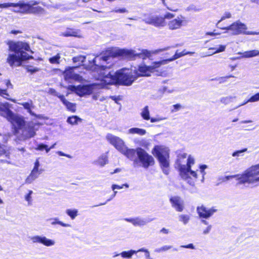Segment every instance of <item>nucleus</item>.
<instances>
[{
  "label": "nucleus",
  "mask_w": 259,
  "mask_h": 259,
  "mask_svg": "<svg viewBox=\"0 0 259 259\" xmlns=\"http://www.w3.org/2000/svg\"><path fill=\"white\" fill-rule=\"evenodd\" d=\"M150 52L143 50L140 53H137L132 50L119 49L115 52L107 51L105 53L97 56L93 60L95 65V69L99 74V78L105 84H121L131 85L133 82L139 76H150L151 73L156 71V69L162 65L174 61L182 56L186 55L185 50L179 53L178 51L175 54L169 59L154 62L151 65H141L138 70L133 71L128 68H122L116 72L110 70L112 64L107 65L113 58L116 56H124L130 58L135 57L145 59L150 56Z\"/></svg>",
  "instance_id": "1"
},
{
  "label": "nucleus",
  "mask_w": 259,
  "mask_h": 259,
  "mask_svg": "<svg viewBox=\"0 0 259 259\" xmlns=\"http://www.w3.org/2000/svg\"><path fill=\"white\" fill-rule=\"evenodd\" d=\"M0 114L12 123V133L16 137V141H25L35 135L37 124L25 121L23 117L15 115L7 106L2 103H0Z\"/></svg>",
  "instance_id": "2"
},
{
  "label": "nucleus",
  "mask_w": 259,
  "mask_h": 259,
  "mask_svg": "<svg viewBox=\"0 0 259 259\" xmlns=\"http://www.w3.org/2000/svg\"><path fill=\"white\" fill-rule=\"evenodd\" d=\"M8 44L9 51L13 52L9 54L7 59V62L11 67L20 66L23 61L33 58L32 56L25 52V51L33 53L27 43L22 41H10Z\"/></svg>",
  "instance_id": "3"
},
{
  "label": "nucleus",
  "mask_w": 259,
  "mask_h": 259,
  "mask_svg": "<svg viewBox=\"0 0 259 259\" xmlns=\"http://www.w3.org/2000/svg\"><path fill=\"white\" fill-rule=\"evenodd\" d=\"M187 154L184 153L178 156L177 163L178 164V168L180 175L181 178L186 181L188 184L191 186L195 184V180L197 178L196 172L191 170V166L194 164V159L191 156H189L186 164H182L180 161V158H186Z\"/></svg>",
  "instance_id": "4"
},
{
  "label": "nucleus",
  "mask_w": 259,
  "mask_h": 259,
  "mask_svg": "<svg viewBox=\"0 0 259 259\" xmlns=\"http://www.w3.org/2000/svg\"><path fill=\"white\" fill-rule=\"evenodd\" d=\"M234 178H237L238 184H250L259 182V163L247 168L241 175L226 176L224 181H227Z\"/></svg>",
  "instance_id": "5"
},
{
  "label": "nucleus",
  "mask_w": 259,
  "mask_h": 259,
  "mask_svg": "<svg viewBox=\"0 0 259 259\" xmlns=\"http://www.w3.org/2000/svg\"><path fill=\"white\" fill-rule=\"evenodd\" d=\"M152 153L158 159L163 173L168 175L169 165V154L168 148L164 146L157 145L152 149Z\"/></svg>",
  "instance_id": "6"
},
{
  "label": "nucleus",
  "mask_w": 259,
  "mask_h": 259,
  "mask_svg": "<svg viewBox=\"0 0 259 259\" xmlns=\"http://www.w3.org/2000/svg\"><path fill=\"white\" fill-rule=\"evenodd\" d=\"M154 164V159L151 155L142 148H137V158L134 161L135 167L140 165L147 169Z\"/></svg>",
  "instance_id": "7"
},
{
  "label": "nucleus",
  "mask_w": 259,
  "mask_h": 259,
  "mask_svg": "<svg viewBox=\"0 0 259 259\" xmlns=\"http://www.w3.org/2000/svg\"><path fill=\"white\" fill-rule=\"evenodd\" d=\"M220 29L226 30L225 33L229 32L231 35H238L241 33L247 35L259 34V32L245 31L247 29L246 25L240 21H237L228 27H220Z\"/></svg>",
  "instance_id": "8"
},
{
  "label": "nucleus",
  "mask_w": 259,
  "mask_h": 259,
  "mask_svg": "<svg viewBox=\"0 0 259 259\" xmlns=\"http://www.w3.org/2000/svg\"><path fill=\"white\" fill-rule=\"evenodd\" d=\"M142 16L143 21L146 24L156 27H164L166 25L164 18L161 16L153 15L152 13H145Z\"/></svg>",
  "instance_id": "9"
},
{
  "label": "nucleus",
  "mask_w": 259,
  "mask_h": 259,
  "mask_svg": "<svg viewBox=\"0 0 259 259\" xmlns=\"http://www.w3.org/2000/svg\"><path fill=\"white\" fill-rule=\"evenodd\" d=\"M67 89L71 91L75 92L79 96L82 97L91 95L93 92V85L91 84L78 85L77 86L69 85Z\"/></svg>",
  "instance_id": "10"
},
{
  "label": "nucleus",
  "mask_w": 259,
  "mask_h": 259,
  "mask_svg": "<svg viewBox=\"0 0 259 259\" xmlns=\"http://www.w3.org/2000/svg\"><path fill=\"white\" fill-rule=\"evenodd\" d=\"M32 5L29 3L21 2L20 10H16L15 11L24 14H38L42 12L43 9L41 7H33Z\"/></svg>",
  "instance_id": "11"
},
{
  "label": "nucleus",
  "mask_w": 259,
  "mask_h": 259,
  "mask_svg": "<svg viewBox=\"0 0 259 259\" xmlns=\"http://www.w3.org/2000/svg\"><path fill=\"white\" fill-rule=\"evenodd\" d=\"M106 138L120 153L121 151H123L124 148L126 146L124 141L121 138L111 134H108L106 135Z\"/></svg>",
  "instance_id": "12"
},
{
  "label": "nucleus",
  "mask_w": 259,
  "mask_h": 259,
  "mask_svg": "<svg viewBox=\"0 0 259 259\" xmlns=\"http://www.w3.org/2000/svg\"><path fill=\"white\" fill-rule=\"evenodd\" d=\"M217 211V209L214 207L208 208L201 205L197 207V212L199 217L202 219H208Z\"/></svg>",
  "instance_id": "13"
},
{
  "label": "nucleus",
  "mask_w": 259,
  "mask_h": 259,
  "mask_svg": "<svg viewBox=\"0 0 259 259\" xmlns=\"http://www.w3.org/2000/svg\"><path fill=\"white\" fill-rule=\"evenodd\" d=\"M75 67H69L65 69L63 72L64 77L65 80L69 81L70 80H73L81 82L82 80V77L78 74L74 72Z\"/></svg>",
  "instance_id": "14"
},
{
  "label": "nucleus",
  "mask_w": 259,
  "mask_h": 259,
  "mask_svg": "<svg viewBox=\"0 0 259 259\" xmlns=\"http://www.w3.org/2000/svg\"><path fill=\"white\" fill-rule=\"evenodd\" d=\"M30 240L33 243H40L47 247L54 246L56 243L55 240L47 238L44 236H32L30 237Z\"/></svg>",
  "instance_id": "15"
},
{
  "label": "nucleus",
  "mask_w": 259,
  "mask_h": 259,
  "mask_svg": "<svg viewBox=\"0 0 259 259\" xmlns=\"http://www.w3.org/2000/svg\"><path fill=\"white\" fill-rule=\"evenodd\" d=\"M124 220L127 222L132 223L134 226L142 227L152 222L154 219L138 217L134 218H125Z\"/></svg>",
  "instance_id": "16"
},
{
  "label": "nucleus",
  "mask_w": 259,
  "mask_h": 259,
  "mask_svg": "<svg viewBox=\"0 0 259 259\" xmlns=\"http://www.w3.org/2000/svg\"><path fill=\"white\" fill-rule=\"evenodd\" d=\"M170 201L172 206L178 211L181 212L184 209L183 200L179 196H174L170 198Z\"/></svg>",
  "instance_id": "17"
},
{
  "label": "nucleus",
  "mask_w": 259,
  "mask_h": 259,
  "mask_svg": "<svg viewBox=\"0 0 259 259\" xmlns=\"http://www.w3.org/2000/svg\"><path fill=\"white\" fill-rule=\"evenodd\" d=\"M121 153L131 160H133L134 165V161L137 158V157H136V155H137V148L136 149H129L126 146Z\"/></svg>",
  "instance_id": "18"
},
{
  "label": "nucleus",
  "mask_w": 259,
  "mask_h": 259,
  "mask_svg": "<svg viewBox=\"0 0 259 259\" xmlns=\"http://www.w3.org/2000/svg\"><path fill=\"white\" fill-rule=\"evenodd\" d=\"M57 97L60 99L62 103L66 106V108L72 112L76 111V104L68 101L63 95L56 94Z\"/></svg>",
  "instance_id": "19"
},
{
  "label": "nucleus",
  "mask_w": 259,
  "mask_h": 259,
  "mask_svg": "<svg viewBox=\"0 0 259 259\" xmlns=\"http://www.w3.org/2000/svg\"><path fill=\"white\" fill-rule=\"evenodd\" d=\"M238 54L241 55V56L233 58L232 60L239 59L241 58H249L259 56V51L257 50H250L248 51H245L244 52H238Z\"/></svg>",
  "instance_id": "20"
},
{
  "label": "nucleus",
  "mask_w": 259,
  "mask_h": 259,
  "mask_svg": "<svg viewBox=\"0 0 259 259\" xmlns=\"http://www.w3.org/2000/svg\"><path fill=\"white\" fill-rule=\"evenodd\" d=\"M182 23L183 20L178 17L168 22V27L171 30L177 29L181 27Z\"/></svg>",
  "instance_id": "21"
},
{
  "label": "nucleus",
  "mask_w": 259,
  "mask_h": 259,
  "mask_svg": "<svg viewBox=\"0 0 259 259\" xmlns=\"http://www.w3.org/2000/svg\"><path fill=\"white\" fill-rule=\"evenodd\" d=\"M10 138V135L9 134L4 135L0 134V148L5 149L6 151L9 152L10 154L11 148L3 144L6 143Z\"/></svg>",
  "instance_id": "22"
},
{
  "label": "nucleus",
  "mask_w": 259,
  "mask_h": 259,
  "mask_svg": "<svg viewBox=\"0 0 259 259\" xmlns=\"http://www.w3.org/2000/svg\"><path fill=\"white\" fill-rule=\"evenodd\" d=\"M10 159V153L6 151L5 149L0 148V161L2 162L11 163Z\"/></svg>",
  "instance_id": "23"
},
{
  "label": "nucleus",
  "mask_w": 259,
  "mask_h": 259,
  "mask_svg": "<svg viewBox=\"0 0 259 259\" xmlns=\"http://www.w3.org/2000/svg\"><path fill=\"white\" fill-rule=\"evenodd\" d=\"M41 170L36 171L35 170H32L30 174L25 180V183L31 184L33 181L38 178V176L41 174Z\"/></svg>",
  "instance_id": "24"
},
{
  "label": "nucleus",
  "mask_w": 259,
  "mask_h": 259,
  "mask_svg": "<svg viewBox=\"0 0 259 259\" xmlns=\"http://www.w3.org/2000/svg\"><path fill=\"white\" fill-rule=\"evenodd\" d=\"M146 133L147 132L145 130L138 127L131 128L127 131V134L132 135L137 134L139 136H144Z\"/></svg>",
  "instance_id": "25"
},
{
  "label": "nucleus",
  "mask_w": 259,
  "mask_h": 259,
  "mask_svg": "<svg viewBox=\"0 0 259 259\" xmlns=\"http://www.w3.org/2000/svg\"><path fill=\"white\" fill-rule=\"evenodd\" d=\"M140 115L144 120H149L150 119H151L150 110L148 106H146L141 109Z\"/></svg>",
  "instance_id": "26"
},
{
  "label": "nucleus",
  "mask_w": 259,
  "mask_h": 259,
  "mask_svg": "<svg viewBox=\"0 0 259 259\" xmlns=\"http://www.w3.org/2000/svg\"><path fill=\"white\" fill-rule=\"evenodd\" d=\"M226 47V46L220 45L219 46V48L218 49H216L215 48H210L209 49V50H215V51L212 53H210L209 52H208V53L207 52V53H205L203 56H202V57L208 56H210V55H213L215 53H219L220 52H224L225 50Z\"/></svg>",
  "instance_id": "27"
},
{
  "label": "nucleus",
  "mask_w": 259,
  "mask_h": 259,
  "mask_svg": "<svg viewBox=\"0 0 259 259\" xmlns=\"http://www.w3.org/2000/svg\"><path fill=\"white\" fill-rule=\"evenodd\" d=\"M60 35L69 37V36H75V37H80V35H78V33L76 31H74L72 29H67L65 32H62Z\"/></svg>",
  "instance_id": "28"
},
{
  "label": "nucleus",
  "mask_w": 259,
  "mask_h": 259,
  "mask_svg": "<svg viewBox=\"0 0 259 259\" xmlns=\"http://www.w3.org/2000/svg\"><path fill=\"white\" fill-rule=\"evenodd\" d=\"M81 121L82 119L76 115L68 117L67 119V122L71 125H76L78 122H81Z\"/></svg>",
  "instance_id": "29"
},
{
  "label": "nucleus",
  "mask_w": 259,
  "mask_h": 259,
  "mask_svg": "<svg viewBox=\"0 0 259 259\" xmlns=\"http://www.w3.org/2000/svg\"><path fill=\"white\" fill-rule=\"evenodd\" d=\"M138 252L137 250H130L128 251H124L121 252L120 254L123 258L130 259L132 257V256Z\"/></svg>",
  "instance_id": "30"
},
{
  "label": "nucleus",
  "mask_w": 259,
  "mask_h": 259,
  "mask_svg": "<svg viewBox=\"0 0 259 259\" xmlns=\"http://www.w3.org/2000/svg\"><path fill=\"white\" fill-rule=\"evenodd\" d=\"M108 158L106 154H102L98 159L95 162L96 164L99 165L101 166H104L107 163Z\"/></svg>",
  "instance_id": "31"
},
{
  "label": "nucleus",
  "mask_w": 259,
  "mask_h": 259,
  "mask_svg": "<svg viewBox=\"0 0 259 259\" xmlns=\"http://www.w3.org/2000/svg\"><path fill=\"white\" fill-rule=\"evenodd\" d=\"M50 221L51 222V224L52 225H55L56 224H58L64 227H70L71 226V225L68 224H66L59 221V219L58 218L50 219Z\"/></svg>",
  "instance_id": "32"
},
{
  "label": "nucleus",
  "mask_w": 259,
  "mask_h": 259,
  "mask_svg": "<svg viewBox=\"0 0 259 259\" xmlns=\"http://www.w3.org/2000/svg\"><path fill=\"white\" fill-rule=\"evenodd\" d=\"M21 2H19V3H10L2 4H0V8H9L10 7H15V8H18V10H20Z\"/></svg>",
  "instance_id": "33"
},
{
  "label": "nucleus",
  "mask_w": 259,
  "mask_h": 259,
  "mask_svg": "<svg viewBox=\"0 0 259 259\" xmlns=\"http://www.w3.org/2000/svg\"><path fill=\"white\" fill-rule=\"evenodd\" d=\"M66 213L72 220H74L78 215V210L76 209H67Z\"/></svg>",
  "instance_id": "34"
},
{
  "label": "nucleus",
  "mask_w": 259,
  "mask_h": 259,
  "mask_svg": "<svg viewBox=\"0 0 259 259\" xmlns=\"http://www.w3.org/2000/svg\"><path fill=\"white\" fill-rule=\"evenodd\" d=\"M259 101V93L252 96L249 100H248L247 101L244 102V103L240 104L236 108H237L239 107L243 106V105L246 104V103H247L248 102H256V101Z\"/></svg>",
  "instance_id": "35"
},
{
  "label": "nucleus",
  "mask_w": 259,
  "mask_h": 259,
  "mask_svg": "<svg viewBox=\"0 0 259 259\" xmlns=\"http://www.w3.org/2000/svg\"><path fill=\"white\" fill-rule=\"evenodd\" d=\"M32 194L33 191L32 190H28V193L24 196V199L27 202V205L28 206H31L32 204V198L31 196Z\"/></svg>",
  "instance_id": "36"
},
{
  "label": "nucleus",
  "mask_w": 259,
  "mask_h": 259,
  "mask_svg": "<svg viewBox=\"0 0 259 259\" xmlns=\"http://www.w3.org/2000/svg\"><path fill=\"white\" fill-rule=\"evenodd\" d=\"M232 17V15L231 14L230 12H225L223 15L222 16V17H221V19L218 22V23H217V25H216V26L218 27V28H220L221 27H220L219 26V24L220 23V22L224 20H225L226 19H229V18H231Z\"/></svg>",
  "instance_id": "37"
},
{
  "label": "nucleus",
  "mask_w": 259,
  "mask_h": 259,
  "mask_svg": "<svg viewBox=\"0 0 259 259\" xmlns=\"http://www.w3.org/2000/svg\"><path fill=\"white\" fill-rule=\"evenodd\" d=\"M179 220L180 222H183L184 225H186L189 222L190 217L187 214H181L179 217Z\"/></svg>",
  "instance_id": "38"
},
{
  "label": "nucleus",
  "mask_w": 259,
  "mask_h": 259,
  "mask_svg": "<svg viewBox=\"0 0 259 259\" xmlns=\"http://www.w3.org/2000/svg\"><path fill=\"white\" fill-rule=\"evenodd\" d=\"M234 97L232 96H228L225 97H222L220 99V102L225 105H227L231 103Z\"/></svg>",
  "instance_id": "39"
},
{
  "label": "nucleus",
  "mask_w": 259,
  "mask_h": 259,
  "mask_svg": "<svg viewBox=\"0 0 259 259\" xmlns=\"http://www.w3.org/2000/svg\"><path fill=\"white\" fill-rule=\"evenodd\" d=\"M172 247L171 245H164L161 247L156 248L154 251L157 253L164 252L172 248Z\"/></svg>",
  "instance_id": "40"
},
{
  "label": "nucleus",
  "mask_w": 259,
  "mask_h": 259,
  "mask_svg": "<svg viewBox=\"0 0 259 259\" xmlns=\"http://www.w3.org/2000/svg\"><path fill=\"white\" fill-rule=\"evenodd\" d=\"M175 91L174 89H168L167 87L163 86L159 89L158 92L160 93L163 94L165 93H172Z\"/></svg>",
  "instance_id": "41"
},
{
  "label": "nucleus",
  "mask_w": 259,
  "mask_h": 259,
  "mask_svg": "<svg viewBox=\"0 0 259 259\" xmlns=\"http://www.w3.org/2000/svg\"><path fill=\"white\" fill-rule=\"evenodd\" d=\"M138 252H143L145 253V259H153L150 256L149 251L145 248H141L137 250Z\"/></svg>",
  "instance_id": "42"
},
{
  "label": "nucleus",
  "mask_w": 259,
  "mask_h": 259,
  "mask_svg": "<svg viewBox=\"0 0 259 259\" xmlns=\"http://www.w3.org/2000/svg\"><path fill=\"white\" fill-rule=\"evenodd\" d=\"M60 56L59 54L49 59V62L52 64H59Z\"/></svg>",
  "instance_id": "43"
},
{
  "label": "nucleus",
  "mask_w": 259,
  "mask_h": 259,
  "mask_svg": "<svg viewBox=\"0 0 259 259\" xmlns=\"http://www.w3.org/2000/svg\"><path fill=\"white\" fill-rule=\"evenodd\" d=\"M35 149L39 151H43L44 150H45L47 153H48L50 150V149H48V146L44 144H40L38 145Z\"/></svg>",
  "instance_id": "44"
},
{
  "label": "nucleus",
  "mask_w": 259,
  "mask_h": 259,
  "mask_svg": "<svg viewBox=\"0 0 259 259\" xmlns=\"http://www.w3.org/2000/svg\"><path fill=\"white\" fill-rule=\"evenodd\" d=\"M207 168V166L205 164H202L200 165L199 166L200 168V172L201 174L202 175V180L201 182H203L204 180V176L206 174V172H205V169Z\"/></svg>",
  "instance_id": "45"
},
{
  "label": "nucleus",
  "mask_w": 259,
  "mask_h": 259,
  "mask_svg": "<svg viewBox=\"0 0 259 259\" xmlns=\"http://www.w3.org/2000/svg\"><path fill=\"white\" fill-rule=\"evenodd\" d=\"M234 76L230 75L228 76H226L225 77H221L219 78H215L212 79V80H217L219 81L220 83H223L226 81V80L227 78H230V77H233Z\"/></svg>",
  "instance_id": "46"
},
{
  "label": "nucleus",
  "mask_w": 259,
  "mask_h": 259,
  "mask_svg": "<svg viewBox=\"0 0 259 259\" xmlns=\"http://www.w3.org/2000/svg\"><path fill=\"white\" fill-rule=\"evenodd\" d=\"M247 150V148H244L241 150L235 151L232 153L233 157H239L243 156V153Z\"/></svg>",
  "instance_id": "47"
},
{
  "label": "nucleus",
  "mask_w": 259,
  "mask_h": 259,
  "mask_svg": "<svg viewBox=\"0 0 259 259\" xmlns=\"http://www.w3.org/2000/svg\"><path fill=\"white\" fill-rule=\"evenodd\" d=\"M166 119V117H151V119H150L149 120H150L151 122L154 123V122H159L160 121L165 120Z\"/></svg>",
  "instance_id": "48"
},
{
  "label": "nucleus",
  "mask_w": 259,
  "mask_h": 259,
  "mask_svg": "<svg viewBox=\"0 0 259 259\" xmlns=\"http://www.w3.org/2000/svg\"><path fill=\"white\" fill-rule=\"evenodd\" d=\"M26 69L28 72H31V73H35L39 70L38 68L32 66H27Z\"/></svg>",
  "instance_id": "49"
},
{
  "label": "nucleus",
  "mask_w": 259,
  "mask_h": 259,
  "mask_svg": "<svg viewBox=\"0 0 259 259\" xmlns=\"http://www.w3.org/2000/svg\"><path fill=\"white\" fill-rule=\"evenodd\" d=\"M24 109H29V108H31V107L33 106L32 105V102L31 101L30 103L29 102H24L21 104Z\"/></svg>",
  "instance_id": "50"
},
{
  "label": "nucleus",
  "mask_w": 259,
  "mask_h": 259,
  "mask_svg": "<svg viewBox=\"0 0 259 259\" xmlns=\"http://www.w3.org/2000/svg\"><path fill=\"white\" fill-rule=\"evenodd\" d=\"M0 96L3 97L4 98H6V99H7L8 100L12 101V100L8 98L7 97L9 96V95L7 93L6 90L0 89Z\"/></svg>",
  "instance_id": "51"
},
{
  "label": "nucleus",
  "mask_w": 259,
  "mask_h": 259,
  "mask_svg": "<svg viewBox=\"0 0 259 259\" xmlns=\"http://www.w3.org/2000/svg\"><path fill=\"white\" fill-rule=\"evenodd\" d=\"M182 106L180 104H177L173 105L174 109L171 110V112H175L179 110H180L182 108Z\"/></svg>",
  "instance_id": "52"
},
{
  "label": "nucleus",
  "mask_w": 259,
  "mask_h": 259,
  "mask_svg": "<svg viewBox=\"0 0 259 259\" xmlns=\"http://www.w3.org/2000/svg\"><path fill=\"white\" fill-rule=\"evenodd\" d=\"M84 58L82 56L74 57L73 58V61L74 62H80L82 63L84 61Z\"/></svg>",
  "instance_id": "53"
},
{
  "label": "nucleus",
  "mask_w": 259,
  "mask_h": 259,
  "mask_svg": "<svg viewBox=\"0 0 259 259\" xmlns=\"http://www.w3.org/2000/svg\"><path fill=\"white\" fill-rule=\"evenodd\" d=\"M174 17H175L174 14L170 13H167L164 15V17H163V18H164V20H165V19H170L174 18Z\"/></svg>",
  "instance_id": "54"
},
{
  "label": "nucleus",
  "mask_w": 259,
  "mask_h": 259,
  "mask_svg": "<svg viewBox=\"0 0 259 259\" xmlns=\"http://www.w3.org/2000/svg\"><path fill=\"white\" fill-rule=\"evenodd\" d=\"M40 165L38 159H36L35 163H34V166L33 168V170H35L36 171H39V166Z\"/></svg>",
  "instance_id": "55"
},
{
  "label": "nucleus",
  "mask_w": 259,
  "mask_h": 259,
  "mask_svg": "<svg viewBox=\"0 0 259 259\" xmlns=\"http://www.w3.org/2000/svg\"><path fill=\"white\" fill-rule=\"evenodd\" d=\"M211 228H212V226L211 225H208L206 227V228L205 230H203V234H204V235L208 234L210 232V231H211Z\"/></svg>",
  "instance_id": "56"
},
{
  "label": "nucleus",
  "mask_w": 259,
  "mask_h": 259,
  "mask_svg": "<svg viewBox=\"0 0 259 259\" xmlns=\"http://www.w3.org/2000/svg\"><path fill=\"white\" fill-rule=\"evenodd\" d=\"M116 193H117V191H114V193H113V194H112V196L110 197V198H109V199L107 200V201H106V202L103 203H101V204H100L98 205V206L102 205H105V204L106 203V202H107L109 201H110L111 200H112V199H113V198L115 196V195H116ZM95 206H97V205H96Z\"/></svg>",
  "instance_id": "57"
},
{
  "label": "nucleus",
  "mask_w": 259,
  "mask_h": 259,
  "mask_svg": "<svg viewBox=\"0 0 259 259\" xmlns=\"http://www.w3.org/2000/svg\"><path fill=\"white\" fill-rule=\"evenodd\" d=\"M57 153L60 155V156H65V157H67L69 158H72V156L69 154H65L64 153H63V152L62 151H58L57 152Z\"/></svg>",
  "instance_id": "58"
},
{
  "label": "nucleus",
  "mask_w": 259,
  "mask_h": 259,
  "mask_svg": "<svg viewBox=\"0 0 259 259\" xmlns=\"http://www.w3.org/2000/svg\"><path fill=\"white\" fill-rule=\"evenodd\" d=\"M181 247L185 248H190V249H193L195 248L194 245L192 243L186 245H181Z\"/></svg>",
  "instance_id": "59"
},
{
  "label": "nucleus",
  "mask_w": 259,
  "mask_h": 259,
  "mask_svg": "<svg viewBox=\"0 0 259 259\" xmlns=\"http://www.w3.org/2000/svg\"><path fill=\"white\" fill-rule=\"evenodd\" d=\"M115 13H123L127 12V10L125 8L118 9L114 11Z\"/></svg>",
  "instance_id": "60"
},
{
  "label": "nucleus",
  "mask_w": 259,
  "mask_h": 259,
  "mask_svg": "<svg viewBox=\"0 0 259 259\" xmlns=\"http://www.w3.org/2000/svg\"><path fill=\"white\" fill-rule=\"evenodd\" d=\"M160 232L164 234H167L169 233V231L168 229L163 228L160 230Z\"/></svg>",
  "instance_id": "61"
},
{
  "label": "nucleus",
  "mask_w": 259,
  "mask_h": 259,
  "mask_svg": "<svg viewBox=\"0 0 259 259\" xmlns=\"http://www.w3.org/2000/svg\"><path fill=\"white\" fill-rule=\"evenodd\" d=\"M123 188V186H119V185H113L112 186V189L113 191L115 190V189H122Z\"/></svg>",
  "instance_id": "62"
},
{
  "label": "nucleus",
  "mask_w": 259,
  "mask_h": 259,
  "mask_svg": "<svg viewBox=\"0 0 259 259\" xmlns=\"http://www.w3.org/2000/svg\"><path fill=\"white\" fill-rule=\"evenodd\" d=\"M214 31H215V30L213 32H207L206 33V35H210V36H215L216 35L220 34V33H216Z\"/></svg>",
  "instance_id": "63"
},
{
  "label": "nucleus",
  "mask_w": 259,
  "mask_h": 259,
  "mask_svg": "<svg viewBox=\"0 0 259 259\" xmlns=\"http://www.w3.org/2000/svg\"><path fill=\"white\" fill-rule=\"evenodd\" d=\"M169 48V47H167V48H164L163 49H158V50H156L155 51V53H159V52H163V51H166Z\"/></svg>",
  "instance_id": "64"
}]
</instances>
